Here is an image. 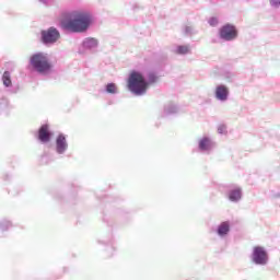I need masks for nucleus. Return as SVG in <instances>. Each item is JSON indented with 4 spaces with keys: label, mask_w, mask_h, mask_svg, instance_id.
Listing matches in <instances>:
<instances>
[{
    "label": "nucleus",
    "mask_w": 280,
    "mask_h": 280,
    "mask_svg": "<svg viewBox=\"0 0 280 280\" xmlns=\"http://www.w3.org/2000/svg\"><path fill=\"white\" fill-rule=\"evenodd\" d=\"M238 35L237 27L233 24L228 23L219 28V38L225 43L237 40Z\"/></svg>",
    "instance_id": "nucleus-5"
},
{
    "label": "nucleus",
    "mask_w": 280,
    "mask_h": 280,
    "mask_svg": "<svg viewBox=\"0 0 280 280\" xmlns=\"http://www.w3.org/2000/svg\"><path fill=\"white\" fill-rule=\"evenodd\" d=\"M38 139L42 143H49L51 141V131L48 125H43L39 129Z\"/></svg>",
    "instance_id": "nucleus-13"
},
{
    "label": "nucleus",
    "mask_w": 280,
    "mask_h": 280,
    "mask_svg": "<svg viewBox=\"0 0 280 280\" xmlns=\"http://www.w3.org/2000/svg\"><path fill=\"white\" fill-rule=\"evenodd\" d=\"M67 150H69V142H67V137L60 133L56 139L55 152L62 155L66 154Z\"/></svg>",
    "instance_id": "nucleus-9"
},
{
    "label": "nucleus",
    "mask_w": 280,
    "mask_h": 280,
    "mask_svg": "<svg viewBox=\"0 0 280 280\" xmlns=\"http://www.w3.org/2000/svg\"><path fill=\"white\" fill-rule=\"evenodd\" d=\"M2 82L7 89H10V86H12V75L10 74V71H4L2 75Z\"/></svg>",
    "instance_id": "nucleus-17"
},
{
    "label": "nucleus",
    "mask_w": 280,
    "mask_h": 280,
    "mask_svg": "<svg viewBox=\"0 0 280 280\" xmlns=\"http://www.w3.org/2000/svg\"><path fill=\"white\" fill-rule=\"evenodd\" d=\"M8 98H1L0 100V110H5V108H8Z\"/></svg>",
    "instance_id": "nucleus-21"
},
{
    "label": "nucleus",
    "mask_w": 280,
    "mask_h": 280,
    "mask_svg": "<svg viewBox=\"0 0 280 280\" xmlns=\"http://www.w3.org/2000/svg\"><path fill=\"white\" fill-rule=\"evenodd\" d=\"M231 90L224 84H217L214 88V100L217 102H229Z\"/></svg>",
    "instance_id": "nucleus-8"
},
{
    "label": "nucleus",
    "mask_w": 280,
    "mask_h": 280,
    "mask_svg": "<svg viewBox=\"0 0 280 280\" xmlns=\"http://www.w3.org/2000/svg\"><path fill=\"white\" fill-rule=\"evenodd\" d=\"M82 46L86 51L95 52L97 51V47H100V39L95 37H86L83 39Z\"/></svg>",
    "instance_id": "nucleus-10"
},
{
    "label": "nucleus",
    "mask_w": 280,
    "mask_h": 280,
    "mask_svg": "<svg viewBox=\"0 0 280 280\" xmlns=\"http://www.w3.org/2000/svg\"><path fill=\"white\" fill-rule=\"evenodd\" d=\"M40 34L44 45H56L60 40V31L54 26L42 31Z\"/></svg>",
    "instance_id": "nucleus-6"
},
{
    "label": "nucleus",
    "mask_w": 280,
    "mask_h": 280,
    "mask_svg": "<svg viewBox=\"0 0 280 280\" xmlns=\"http://www.w3.org/2000/svg\"><path fill=\"white\" fill-rule=\"evenodd\" d=\"M218 132H219V135H225L226 133V126L220 125L218 127Z\"/></svg>",
    "instance_id": "nucleus-24"
},
{
    "label": "nucleus",
    "mask_w": 280,
    "mask_h": 280,
    "mask_svg": "<svg viewBox=\"0 0 280 280\" xmlns=\"http://www.w3.org/2000/svg\"><path fill=\"white\" fill-rule=\"evenodd\" d=\"M252 261L255 266H268L270 261V256L268 255V250L264 246H255L250 256Z\"/></svg>",
    "instance_id": "nucleus-4"
},
{
    "label": "nucleus",
    "mask_w": 280,
    "mask_h": 280,
    "mask_svg": "<svg viewBox=\"0 0 280 280\" xmlns=\"http://www.w3.org/2000/svg\"><path fill=\"white\" fill-rule=\"evenodd\" d=\"M173 52L177 54V56H187V54H191V45H177L173 48Z\"/></svg>",
    "instance_id": "nucleus-14"
},
{
    "label": "nucleus",
    "mask_w": 280,
    "mask_h": 280,
    "mask_svg": "<svg viewBox=\"0 0 280 280\" xmlns=\"http://www.w3.org/2000/svg\"><path fill=\"white\" fill-rule=\"evenodd\" d=\"M184 34H186V36H191V34H194V26H185Z\"/></svg>",
    "instance_id": "nucleus-22"
},
{
    "label": "nucleus",
    "mask_w": 280,
    "mask_h": 280,
    "mask_svg": "<svg viewBox=\"0 0 280 280\" xmlns=\"http://www.w3.org/2000/svg\"><path fill=\"white\" fill-rule=\"evenodd\" d=\"M230 202H240L242 200V187L235 186L228 191Z\"/></svg>",
    "instance_id": "nucleus-12"
},
{
    "label": "nucleus",
    "mask_w": 280,
    "mask_h": 280,
    "mask_svg": "<svg viewBox=\"0 0 280 280\" xmlns=\"http://www.w3.org/2000/svg\"><path fill=\"white\" fill-rule=\"evenodd\" d=\"M144 77L147 82V89L150 88V84H154V82L159 80V77H156V73L154 72H148L147 74H144Z\"/></svg>",
    "instance_id": "nucleus-15"
},
{
    "label": "nucleus",
    "mask_w": 280,
    "mask_h": 280,
    "mask_svg": "<svg viewBox=\"0 0 280 280\" xmlns=\"http://www.w3.org/2000/svg\"><path fill=\"white\" fill-rule=\"evenodd\" d=\"M8 229H12V222L8 219H3L0 222V230L8 231Z\"/></svg>",
    "instance_id": "nucleus-19"
},
{
    "label": "nucleus",
    "mask_w": 280,
    "mask_h": 280,
    "mask_svg": "<svg viewBox=\"0 0 280 280\" xmlns=\"http://www.w3.org/2000/svg\"><path fill=\"white\" fill-rule=\"evenodd\" d=\"M270 5L272 8H280V0H270Z\"/></svg>",
    "instance_id": "nucleus-25"
},
{
    "label": "nucleus",
    "mask_w": 280,
    "mask_h": 280,
    "mask_svg": "<svg viewBox=\"0 0 280 280\" xmlns=\"http://www.w3.org/2000/svg\"><path fill=\"white\" fill-rule=\"evenodd\" d=\"M229 233H231V221L221 222L217 228V235L224 240V237H229Z\"/></svg>",
    "instance_id": "nucleus-11"
},
{
    "label": "nucleus",
    "mask_w": 280,
    "mask_h": 280,
    "mask_svg": "<svg viewBox=\"0 0 280 280\" xmlns=\"http://www.w3.org/2000/svg\"><path fill=\"white\" fill-rule=\"evenodd\" d=\"M39 3H43L44 5H49V2L47 0H38Z\"/></svg>",
    "instance_id": "nucleus-26"
},
{
    "label": "nucleus",
    "mask_w": 280,
    "mask_h": 280,
    "mask_svg": "<svg viewBox=\"0 0 280 280\" xmlns=\"http://www.w3.org/2000/svg\"><path fill=\"white\" fill-rule=\"evenodd\" d=\"M105 91L109 95H117V93H119V88H117V84H115V83H108L105 86Z\"/></svg>",
    "instance_id": "nucleus-18"
},
{
    "label": "nucleus",
    "mask_w": 280,
    "mask_h": 280,
    "mask_svg": "<svg viewBox=\"0 0 280 280\" xmlns=\"http://www.w3.org/2000/svg\"><path fill=\"white\" fill-rule=\"evenodd\" d=\"M127 86L137 97H141L148 93V82L145 81V74L139 71H132L129 74Z\"/></svg>",
    "instance_id": "nucleus-2"
},
{
    "label": "nucleus",
    "mask_w": 280,
    "mask_h": 280,
    "mask_svg": "<svg viewBox=\"0 0 280 280\" xmlns=\"http://www.w3.org/2000/svg\"><path fill=\"white\" fill-rule=\"evenodd\" d=\"M93 25V14L88 11H72L69 16L61 22L63 30L73 34H82Z\"/></svg>",
    "instance_id": "nucleus-1"
},
{
    "label": "nucleus",
    "mask_w": 280,
    "mask_h": 280,
    "mask_svg": "<svg viewBox=\"0 0 280 280\" xmlns=\"http://www.w3.org/2000/svg\"><path fill=\"white\" fill-rule=\"evenodd\" d=\"M107 252V257H113V255H115V248L113 246H108L106 248Z\"/></svg>",
    "instance_id": "nucleus-23"
},
{
    "label": "nucleus",
    "mask_w": 280,
    "mask_h": 280,
    "mask_svg": "<svg viewBox=\"0 0 280 280\" xmlns=\"http://www.w3.org/2000/svg\"><path fill=\"white\" fill-rule=\"evenodd\" d=\"M208 24L210 27H218L220 25V18L218 16H212L208 20Z\"/></svg>",
    "instance_id": "nucleus-20"
},
{
    "label": "nucleus",
    "mask_w": 280,
    "mask_h": 280,
    "mask_svg": "<svg viewBox=\"0 0 280 280\" xmlns=\"http://www.w3.org/2000/svg\"><path fill=\"white\" fill-rule=\"evenodd\" d=\"M215 141L210 136H203L198 139V151L201 154H211L215 150Z\"/></svg>",
    "instance_id": "nucleus-7"
},
{
    "label": "nucleus",
    "mask_w": 280,
    "mask_h": 280,
    "mask_svg": "<svg viewBox=\"0 0 280 280\" xmlns=\"http://www.w3.org/2000/svg\"><path fill=\"white\" fill-rule=\"evenodd\" d=\"M30 66L37 73H49L51 71V62L47 52H35L30 57Z\"/></svg>",
    "instance_id": "nucleus-3"
},
{
    "label": "nucleus",
    "mask_w": 280,
    "mask_h": 280,
    "mask_svg": "<svg viewBox=\"0 0 280 280\" xmlns=\"http://www.w3.org/2000/svg\"><path fill=\"white\" fill-rule=\"evenodd\" d=\"M178 113V107L175 104H167L164 106V115H176Z\"/></svg>",
    "instance_id": "nucleus-16"
}]
</instances>
